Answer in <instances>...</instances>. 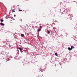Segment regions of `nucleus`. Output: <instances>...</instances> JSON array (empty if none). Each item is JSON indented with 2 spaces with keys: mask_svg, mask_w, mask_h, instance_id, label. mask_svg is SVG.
Returning a JSON list of instances; mask_svg holds the SVG:
<instances>
[{
  "mask_svg": "<svg viewBox=\"0 0 77 77\" xmlns=\"http://www.w3.org/2000/svg\"><path fill=\"white\" fill-rule=\"evenodd\" d=\"M41 28H42V26H40V28H38V32H39V31H41Z\"/></svg>",
  "mask_w": 77,
  "mask_h": 77,
  "instance_id": "nucleus-1",
  "label": "nucleus"
},
{
  "mask_svg": "<svg viewBox=\"0 0 77 77\" xmlns=\"http://www.w3.org/2000/svg\"><path fill=\"white\" fill-rule=\"evenodd\" d=\"M19 49L20 50V51H21V53H23V51H22L23 49H22V48H19Z\"/></svg>",
  "mask_w": 77,
  "mask_h": 77,
  "instance_id": "nucleus-2",
  "label": "nucleus"
},
{
  "mask_svg": "<svg viewBox=\"0 0 77 77\" xmlns=\"http://www.w3.org/2000/svg\"><path fill=\"white\" fill-rule=\"evenodd\" d=\"M68 50H69V51H71L72 49H71V48H68Z\"/></svg>",
  "mask_w": 77,
  "mask_h": 77,
  "instance_id": "nucleus-3",
  "label": "nucleus"
},
{
  "mask_svg": "<svg viewBox=\"0 0 77 77\" xmlns=\"http://www.w3.org/2000/svg\"><path fill=\"white\" fill-rule=\"evenodd\" d=\"M1 26H5V24L3 23H1Z\"/></svg>",
  "mask_w": 77,
  "mask_h": 77,
  "instance_id": "nucleus-4",
  "label": "nucleus"
},
{
  "mask_svg": "<svg viewBox=\"0 0 77 77\" xmlns=\"http://www.w3.org/2000/svg\"><path fill=\"white\" fill-rule=\"evenodd\" d=\"M21 36L22 37H24V34H21Z\"/></svg>",
  "mask_w": 77,
  "mask_h": 77,
  "instance_id": "nucleus-5",
  "label": "nucleus"
},
{
  "mask_svg": "<svg viewBox=\"0 0 77 77\" xmlns=\"http://www.w3.org/2000/svg\"><path fill=\"white\" fill-rule=\"evenodd\" d=\"M71 49L72 50V48H74V47L72 46H71Z\"/></svg>",
  "mask_w": 77,
  "mask_h": 77,
  "instance_id": "nucleus-6",
  "label": "nucleus"
},
{
  "mask_svg": "<svg viewBox=\"0 0 77 77\" xmlns=\"http://www.w3.org/2000/svg\"><path fill=\"white\" fill-rule=\"evenodd\" d=\"M55 56H57L58 55L57 54V53H55Z\"/></svg>",
  "mask_w": 77,
  "mask_h": 77,
  "instance_id": "nucleus-7",
  "label": "nucleus"
},
{
  "mask_svg": "<svg viewBox=\"0 0 77 77\" xmlns=\"http://www.w3.org/2000/svg\"><path fill=\"white\" fill-rule=\"evenodd\" d=\"M51 15L52 17H54V14H51Z\"/></svg>",
  "mask_w": 77,
  "mask_h": 77,
  "instance_id": "nucleus-8",
  "label": "nucleus"
},
{
  "mask_svg": "<svg viewBox=\"0 0 77 77\" xmlns=\"http://www.w3.org/2000/svg\"><path fill=\"white\" fill-rule=\"evenodd\" d=\"M0 21L1 22H3V21H4V20H3L2 19L0 20Z\"/></svg>",
  "mask_w": 77,
  "mask_h": 77,
  "instance_id": "nucleus-9",
  "label": "nucleus"
},
{
  "mask_svg": "<svg viewBox=\"0 0 77 77\" xmlns=\"http://www.w3.org/2000/svg\"><path fill=\"white\" fill-rule=\"evenodd\" d=\"M47 33H48V34H50V32L49 31H48Z\"/></svg>",
  "mask_w": 77,
  "mask_h": 77,
  "instance_id": "nucleus-10",
  "label": "nucleus"
},
{
  "mask_svg": "<svg viewBox=\"0 0 77 77\" xmlns=\"http://www.w3.org/2000/svg\"><path fill=\"white\" fill-rule=\"evenodd\" d=\"M19 20H20V21H22V19H19Z\"/></svg>",
  "mask_w": 77,
  "mask_h": 77,
  "instance_id": "nucleus-11",
  "label": "nucleus"
},
{
  "mask_svg": "<svg viewBox=\"0 0 77 77\" xmlns=\"http://www.w3.org/2000/svg\"><path fill=\"white\" fill-rule=\"evenodd\" d=\"M22 10H20V9H19V12H21V11H22Z\"/></svg>",
  "mask_w": 77,
  "mask_h": 77,
  "instance_id": "nucleus-12",
  "label": "nucleus"
},
{
  "mask_svg": "<svg viewBox=\"0 0 77 77\" xmlns=\"http://www.w3.org/2000/svg\"><path fill=\"white\" fill-rule=\"evenodd\" d=\"M26 35H29V33H27Z\"/></svg>",
  "mask_w": 77,
  "mask_h": 77,
  "instance_id": "nucleus-13",
  "label": "nucleus"
},
{
  "mask_svg": "<svg viewBox=\"0 0 77 77\" xmlns=\"http://www.w3.org/2000/svg\"><path fill=\"white\" fill-rule=\"evenodd\" d=\"M12 12H15V11H14V10H12Z\"/></svg>",
  "mask_w": 77,
  "mask_h": 77,
  "instance_id": "nucleus-14",
  "label": "nucleus"
},
{
  "mask_svg": "<svg viewBox=\"0 0 77 77\" xmlns=\"http://www.w3.org/2000/svg\"><path fill=\"white\" fill-rule=\"evenodd\" d=\"M11 47V45H9V48H10Z\"/></svg>",
  "mask_w": 77,
  "mask_h": 77,
  "instance_id": "nucleus-15",
  "label": "nucleus"
},
{
  "mask_svg": "<svg viewBox=\"0 0 77 77\" xmlns=\"http://www.w3.org/2000/svg\"><path fill=\"white\" fill-rule=\"evenodd\" d=\"M14 17H16V15L15 14H14Z\"/></svg>",
  "mask_w": 77,
  "mask_h": 77,
  "instance_id": "nucleus-16",
  "label": "nucleus"
},
{
  "mask_svg": "<svg viewBox=\"0 0 77 77\" xmlns=\"http://www.w3.org/2000/svg\"><path fill=\"white\" fill-rule=\"evenodd\" d=\"M18 9L20 10V8H18Z\"/></svg>",
  "mask_w": 77,
  "mask_h": 77,
  "instance_id": "nucleus-17",
  "label": "nucleus"
},
{
  "mask_svg": "<svg viewBox=\"0 0 77 77\" xmlns=\"http://www.w3.org/2000/svg\"><path fill=\"white\" fill-rule=\"evenodd\" d=\"M17 6H20V5H17Z\"/></svg>",
  "mask_w": 77,
  "mask_h": 77,
  "instance_id": "nucleus-18",
  "label": "nucleus"
}]
</instances>
